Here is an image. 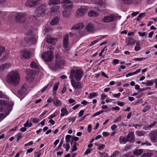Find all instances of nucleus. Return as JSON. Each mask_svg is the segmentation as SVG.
Wrapping results in <instances>:
<instances>
[{"label":"nucleus","instance_id":"f3484780","mask_svg":"<svg viewBox=\"0 0 157 157\" xmlns=\"http://www.w3.org/2000/svg\"><path fill=\"white\" fill-rule=\"evenodd\" d=\"M84 27V25L83 23H81L79 24H77L73 26L71 28L72 29H78L79 30H81Z\"/></svg>","mask_w":157,"mask_h":157},{"label":"nucleus","instance_id":"f03ea898","mask_svg":"<svg viewBox=\"0 0 157 157\" xmlns=\"http://www.w3.org/2000/svg\"><path fill=\"white\" fill-rule=\"evenodd\" d=\"M46 6L44 5H41L35 10L34 15L31 16L33 19H36L37 18L43 17L45 14L46 10Z\"/></svg>","mask_w":157,"mask_h":157},{"label":"nucleus","instance_id":"f257e3e1","mask_svg":"<svg viewBox=\"0 0 157 157\" xmlns=\"http://www.w3.org/2000/svg\"><path fill=\"white\" fill-rule=\"evenodd\" d=\"M20 80L19 74L17 71L10 72L6 76L7 82L10 84L15 86L19 84Z\"/></svg>","mask_w":157,"mask_h":157},{"label":"nucleus","instance_id":"79ce46f5","mask_svg":"<svg viewBox=\"0 0 157 157\" xmlns=\"http://www.w3.org/2000/svg\"><path fill=\"white\" fill-rule=\"evenodd\" d=\"M97 146H98V149L99 150L103 149L105 147V145L103 144L98 145Z\"/></svg>","mask_w":157,"mask_h":157},{"label":"nucleus","instance_id":"7c9ffc66","mask_svg":"<svg viewBox=\"0 0 157 157\" xmlns=\"http://www.w3.org/2000/svg\"><path fill=\"white\" fill-rule=\"evenodd\" d=\"M26 90V89L23 87L18 91V93L21 95H22Z\"/></svg>","mask_w":157,"mask_h":157},{"label":"nucleus","instance_id":"338daca9","mask_svg":"<svg viewBox=\"0 0 157 157\" xmlns=\"http://www.w3.org/2000/svg\"><path fill=\"white\" fill-rule=\"evenodd\" d=\"M138 33L139 35H140V36H144L145 34V32H143V33H141L140 32H139Z\"/></svg>","mask_w":157,"mask_h":157},{"label":"nucleus","instance_id":"6ab92c4d","mask_svg":"<svg viewBox=\"0 0 157 157\" xmlns=\"http://www.w3.org/2000/svg\"><path fill=\"white\" fill-rule=\"evenodd\" d=\"M58 39L57 38H47L46 41L47 43L52 44L53 45L55 44L57 41Z\"/></svg>","mask_w":157,"mask_h":157},{"label":"nucleus","instance_id":"2eb2a0df","mask_svg":"<svg viewBox=\"0 0 157 157\" xmlns=\"http://www.w3.org/2000/svg\"><path fill=\"white\" fill-rule=\"evenodd\" d=\"M151 140L154 142H157V133L156 131H152L149 135Z\"/></svg>","mask_w":157,"mask_h":157},{"label":"nucleus","instance_id":"680f3d73","mask_svg":"<svg viewBox=\"0 0 157 157\" xmlns=\"http://www.w3.org/2000/svg\"><path fill=\"white\" fill-rule=\"evenodd\" d=\"M157 123V122L156 121H154L153 123L150 125H149L150 126V128H151L152 127L155 126Z\"/></svg>","mask_w":157,"mask_h":157},{"label":"nucleus","instance_id":"09e8293b","mask_svg":"<svg viewBox=\"0 0 157 157\" xmlns=\"http://www.w3.org/2000/svg\"><path fill=\"white\" fill-rule=\"evenodd\" d=\"M68 119L69 121V122H71L72 123H73L75 121V117L72 118H68Z\"/></svg>","mask_w":157,"mask_h":157},{"label":"nucleus","instance_id":"13d9d810","mask_svg":"<svg viewBox=\"0 0 157 157\" xmlns=\"http://www.w3.org/2000/svg\"><path fill=\"white\" fill-rule=\"evenodd\" d=\"M63 142V140H61L60 142L59 143V144L58 146V148L56 150V151H57L59 150V149L61 147L62 144Z\"/></svg>","mask_w":157,"mask_h":157},{"label":"nucleus","instance_id":"5701e85b","mask_svg":"<svg viewBox=\"0 0 157 157\" xmlns=\"http://www.w3.org/2000/svg\"><path fill=\"white\" fill-rule=\"evenodd\" d=\"M143 151L142 149H136L134 151L133 154L136 156H139L140 155Z\"/></svg>","mask_w":157,"mask_h":157},{"label":"nucleus","instance_id":"6e6d98bb","mask_svg":"<svg viewBox=\"0 0 157 157\" xmlns=\"http://www.w3.org/2000/svg\"><path fill=\"white\" fill-rule=\"evenodd\" d=\"M119 62V60L118 59H114L113 62V64H117Z\"/></svg>","mask_w":157,"mask_h":157},{"label":"nucleus","instance_id":"b1692460","mask_svg":"<svg viewBox=\"0 0 157 157\" xmlns=\"http://www.w3.org/2000/svg\"><path fill=\"white\" fill-rule=\"evenodd\" d=\"M127 139L123 136H121L119 138V142L120 144H125L127 142Z\"/></svg>","mask_w":157,"mask_h":157},{"label":"nucleus","instance_id":"dca6fc26","mask_svg":"<svg viewBox=\"0 0 157 157\" xmlns=\"http://www.w3.org/2000/svg\"><path fill=\"white\" fill-rule=\"evenodd\" d=\"M11 66V64L10 63H5L2 64L0 66V71H5L8 69Z\"/></svg>","mask_w":157,"mask_h":157},{"label":"nucleus","instance_id":"e433bc0d","mask_svg":"<svg viewBox=\"0 0 157 157\" xmlns=\"http://www.w3.org/2000/svg\"><path fill=\"white\" fill-rule=\"evenodd\" d=\"M59 84V82H57V83H55L54 86H53V91H56L58 88V86Z\"/></svg>","mask_w":157,"mask_h":157},{"label":"nucleus","instance_id":"052dcab7","mask_svg":"<svg viewBox=\"0 0 157 157\" xmlns=\"http://www.w3.org/2000/svg\"><path fill=\"white\" fill-rule=\"evenodd\" d=\"M140 13L139 12H133L131 14L132 16V17H134L136 16Z\"/></svg>","mask_w":157,"mask_h":157},{"label":"nucleus","instance_id":"412c9836","mask_svg":"<svg viewBox=\"0 0 157 157\" xmlns=\"http://www.w3.org/2000/svg\"><path fill=\"white\" fill-rule=\"evenodd\" d=\"M86 29L88 32H93L94 30V27L91 23H88L86 26Z\"/></svg>","mask_w":157,"mask_h":157},{"label":"nucleus","instance_id":"c03bdc74","mask_svg":"<svg viewBox=\"0 0 157 157\" xmlns=\"http://www.w3.org/2000/svg\"><path fill=\"white\" fill-rule=\"evenodd\" d=\"M135 43L136 41L135 40H133V41H130V40H129L128 41V43L126 45V46H127L129 45L134 44Z\"/></svg>","mask_w":157,"mask_h":157},{"label":"nucleus","instance_id":"c85d7f7f","mask_svg":"<svg viewBox=\"0 0 157 157\" xmlns=\"http://www.w3.org/2000/svg\"><path fill=\"white\" fill-rule=\"evenodd\" d=\"M59 18L58 17H56L52 20L50 24L52 25H55L59 22Z\"/></svg>","mask_w":157,"mask_h":157},{"label":"nucleus","instance_id":"5fc2aeb1","mask_svg":"<svg viewBox=\"0 0 157 157\" xmlns=\"http://www.w3.org/2000/svg\"><path fill=\"white\" fill-rule=\"evenodd\" d=\"M150 109V107L149 106H147L143 110V111L144 112H145L147 110H149Z\"/></svg>","mask_w":157,"mask_h":157},{"label":"nucleus","instance_id":"0e129e2a","mask_svg":"<svg viewBox=\"0 0 157 157\" xmlns=\"http://www.w3.org/2000/svg\"><path fill=\"white\" fill-rule=\"evenodd\" d=\"M91 124H89L88 126L87 130L89 132L91 131Z\"/></svg>","mask_w":157,"mask_h":157},{"label":"nucleus","instance_id":"2f4dec72","mask_svg":"<svg viewBox=\"0 0 157 157\" xmlns=\"http://www.w3.org/2000/svg\"><path fill=\"white\" fill-rule=\"evenodd\" d=\"M140 43L139 42H136V45L135 47V50L136 51H137L140 49L141 48L140 47Z\"/></svg>","mask_w":157,"mask_h":157},{"label":"nucleus","instance_id":"473e14b6","mask_svg":"<svg viewBox=\"0 0 157 157\" xmlns=\"http://www.w3.org/2000/svg\"><path fill=\"white\" fill-rule=\"evenodd\" d=\"M154 82L153 80H147L146 81V85L147 86H152L153 85Z\"/></svg>","mask_w":157,"mask_h":157},{"label":"nucleus","instance_id":"0eeeda50","mask_svg":"<svg viewBox=\"0 0 157 157\" xmlns=\"http://www.w3.org/2000/svg\"><path fill=\"white\" fill-rule=\"evenodd\" d=\"M69 42V35L66 34L63 37V41L64 50L66 52L70 50Z\"/></svg>","mask_w":157,"mask_h":157},{"label":"nucleus","instance_id":"3c124183","mask_svg":"<svg viewBox=\"0 0 157 157\" xmlns=\"http://www.w3.org/2000/svg\"><path fill=\"white\" fill-rule=\"evenodd\" d=\"M150 126L149 125H145L144 127V128L145 130H149L150 129Z\"/></svg>","mask_w":157,"mask_h":157},{"label":"nucleus","instance_id":"ddd939ff","mask_svg":"<svg viewBox=\"0 0 157 157\" xmlns=\"http://www.w3.org/2000/svg\"><path fill=\"white\" fill-rule=\"evenodd\" d=\"M56 60L60 67L64 65V61L59 54H57L56 55Z\"/></svg>","mask_w":157,"mask_h":157},{"label":"nucleus","instance_id":"ea45409f","mask_svg":"<svg viewBox=\"0 0 157 157\" xmlns=\"http://www.w3.org/2000/svg\"><path fill=\"white\" fill-rule=\"evenodd\" d=\"M136 133V135L138 136H142L144 134V133L142 131H138Z\"/></svg>","mask_w":157,"mask_h":157},{"label":"nucleus","instance_id":"bb28decb","mask_svg":"<svg viewBox=\"0 0 157 157\" xmlns=\"http://www.w3.org/2000/svg\"><path fill=\"white\" fill-rule=\"evenodd\" d=\"M98 13L94 11H90L88 13V15L90 17H96L98 16Z\"/></svg>","mask_w":157,"mask_h":157},{"label":"nucleus","instance_id":"c9c22d12","mask_svg":"<svg viewBox=\"0 0 157 157\" xmlns=\"http://www.w3.org/2000/svg\"><path fill=\"white\" fill-rule=\"evenodd\" d=\"M7 104V102L5 100H0V105L1 106H5V107H6V105Z\"/></svg>","mask_w":157,"mask_h":157},{"label":"nucleus","instance_id":"1a4fd4ad","mask_svg":"<svg viewBox=\"0 0 157 157\" xmlns=\"http://www.w3.org/2000/svg\"><path fill=\"white\" fill-rule=\"evenodd\" d=\"M87 8L86 6H82L78 10L76 16L77 17H81L86 13Z\"/></svg>","mask_w":157,"mask_h":157},{"label":"nucleus","instance_id":"37998d69","mask_svg":"<svg viewBox=\"0 0 157 157\" xmlns=\"http://www.w3.org/2000/svg\"><path fill=\"white\" fill-rule=\"evenodd\" d=\"M71 137V136L70 135H67L65 137L66 141L67 143H68L70 142V138Z\"/></svg>","mask_w":157,"mask_h":157},{"label":"nucleus","instance_id":"a18cd8bd","mask_svg":"<svg viewBox=\"0 0 157 157\" xmlns=\"http://www.w3.org/2000/svg\"><path fill=\"white\" fill-rule=\"evenodd\" d=\"M119 154V152L117 151H115L112 155L110 157H115L116 156L118 155Z\"/></svg>","mask_w":157,"mask_h":157},{"label":"nucleus","instance_id":"69168bd1","mask_svg":"<svg viewBox=\"0 0 157 157\" xmlns=\"http://www.w3.org/2000/svg\"><path fill=\"white\" fill-rule=\"evenodd\" d=\"M134 75V72L132 73H129L128 74H126V76L127 77H128L129 76H132Z\"/></svg>","mask_w":157,"mask_h":157},{"label":"nucleus","instance_id":"f704fd0d","mask_svg":"<svg viewBox=\"0 0 157 157\" xmlns=\"http://www.w3.org/2000/svg\"><path fill=\"white\" fill-rule=\"evenodd\" d=\"M125 4H130L133 2V0H122Z\"/></svg>","mask_w":157,"mask_h":157},{"label":"nucleus","instance_id":"aec40b11","mask_svg":"<svg viewBox=\"0 0 157 157\" xmlns=\"http://www.w3.org/2000/svg\"><path fill=\"white\" fill-rule=\"evenodd\" d=\"M59 66L56 61L54 64L51 63L49 65V67L51 69L54 71H56L58 68H59Z\"/></svg>","mask_w":157,"mask_h":157},{"label":"nucleus","instance_id":"39448f33","mask_svg":"<svg viewBox=\"0 0 157 157\" xmlns=\"http://www.w3.org/2000/svg\"><path fill=\"white\" fill-rule=\"evenodd\" d=\"M26 13H19L15 16V19L17 22L19 23H25L26 20Z\"/></svg>","mask_w":157,"mask_h":157},{"label":"nucleus","instance_id":"de8ad7c7","mask_svg":"<svg viewBox=\"0 0 157 157\" xmlns=\"http://www.w3.org/2000/svg\"><path fill=\"white\" fill-rule=\"evenodd\" d=\"M5 49L4 48L0 47V57L1 56L2 54L5 51Z\"/></svg>","mask_w":157,"mask_h":157},{"label":"nucleus","instance_id":"8fccbe9b","mask_svg":"<svg viewBox=\"0 0 157 157\" xmlns=\"http://www.w3.org/2000/svg\"><path fill=\"white\" fill-rule=\"evenodd\" d=\"M64 146H65V144H63V147L65 148L66 151H68L69 150V149L70 148V146L69 144H67L66 145L65 147H64Z\"/></svg>","mask_w":157,"mask_h":157},{"label":"nucleus","instance_id":"7ed1b4c3","mask_svg":"<svg viewBox=\"0 0 157 157\" xmlns=\"http://www.w3.org/2000/svg\"><path fill=\"white\" fill-rule=\"evenodd\" d=\"M82 75V72L81 70H72L71 71L70 78L71 80L74 79V77L76 81H78L81 79Z\"/></svg>","mask_w":157,"mask_h":157},{"label":"nucleus","instance_id":"bf43d9fd","mask_svg":"<svg viewBox=\"0 0 157 157\" xmlns=\"http://www.w3.org/2000/svg\"><path fill=\"white\" fill-rule=\"evenodd\" d=\"M102 135L104 136H106L109 135V133L107 132H104L102 133Z\"/></svg>","mask_w":157,"mask_h":157},{"label":"nucleus","instance_id":"c756f323","mask_svg":"<svg viewBox=\"0 0 157 157\" xmlns=\"http://www.w3.org/2000/svg\"><path fill=\"white\" fill-rule=\"evenodd\" d=\"M63 7L65 9H67L72 8L73 7V5L72 3H69V4L67 5H63Z\"/></svg>","mask_w":157,"mask_h":157},{"label":"nucleus","instance_id":"9d476101","mask_svg":"<svg viewBox=\"0 0 157 157\" xmlns=\"http://www.w3.org/2000/svg\"><path fill=\"white\" fill-rule=\"evenodd\" d=\"M117 16L116 15H110L105 17L102 19L104 22H112L114 20H117Z\"/></svg>","mask_w":157,"mask_h":157},{"label":"nucleus","instance_id":"4d7b16f0","mask_svg":"<svg viewBox=\"0 0 157 157\" xmlns=\"http://www.w3.org/2000/svg\"><path fill=\"white\" fill-rule=\"evenodd\" d=\"M84 112V110H82L80 111V112H79V113H78L79 117H80L83 115V114Z\"/></svg>","mask_w":157,"mask_h":157},{"label":"nucleus","instance_id":"a19ab883","mask_svg":"<svg viewBox=\"0 0 157 157\" xmlns=\"http://www.w3.org/2000/svg\"><path fill=\"white\" fill-rule=\"evenodd\" d=\"M97 95V94L95 93H91L90 94L88 97L89 98H91L93 97L96 96Z\"/></svg>","mask_w":157,"mask_h":157},{"label":"nucleus","instance_id":"72a5a7b5","mask_svg":"<svg viewBox=\"0 0 157 157\" xmlns=\"http://www.w3.org/2000/svg\"><path fill=\"white\" fill-rule=\"evenodd\" d=\"M31 67L34 68H38V65L34 62L32 61L30 63Z\"/></svg>","mask_w":157,"mask_h":157},{"label":"nucleus","instance_id":"9b49d317","mask_svg":"<svg viewBox=\"0 0 157 157\" xmlns=\"http://www.w3.org/2000/svg\"><path fill=\"white\" fill-rule=\"evenodd\" d=\"M21 57V58H24L25 59H29L31 57V52L24 50L21 51L20 52Z\"/></svg>","mask_w":157,"mask_h":157},{"label":"nucleus","instance_id":"393cba45","mask_svg":"<svg viewBox=\"0 0 157 157\" xmlns=\"http://www.w3.org/2000/svg\"><path fill=\"white\" fill-rule=\"evenodd\" d=\"M59 8L58 6H53L50 9V10L52 13H54L56 12L59 10Z\"/></svg>","mask_w":157,"mask_h":157},{"label":"nucleus","instance_id":"cd10ccee","mask_svg":"<svg viewBox=\"0 0 157 157\" xmlns=\"http://www.w3.org/2000/svg\"><path fill=\"white\" fill-rule=\"evenodd\" d=\"M61 117H63L65 115H67L68 114V111L66 109L64 108H63L61 109Z\"/></svg>","mask_w":157,"mask_h":157},{"label":"nucleus","instance_id":"f8f14e48","mask_svg":"<svg viewBox=\"0 0 157 157\" xmlns=\"http://www.w3.org/2000/svg\"><path fill=\"white\" fill-rule=\"evenodd\" d=\"M4 110L5 112L4 113H1L0 114V121L2 120L7 116L8 115L10 112V110L8 109V108H6L5 110H3L2 108H0V112Z\"/></svg>","mask_w":157,"mask_h":157},{"label":"nucleus","instance_id":"4c0bfd02","mask_svg":"<svg viewBox=\"0 0 157 157\" xmlns=\"http://www.w3.org/2000/svg\"><path fill=\"white\" fill-rule=\"evenodd\" d=\"M71 2L70 0H63L61 2V3L63 4V5L69 4Z\"/></svg>","mask_w":157,"mask_h":157},{"label":"nucleus","instance_id":"864d4df0","mask_svg":"<svg viewBox=\"0 0 157 157\" xmlns=\"http://www.w3.org/2000/svg\"><path fill=\"white\" fill-rule=\"evenodd\" d=\"M39 121L38 119H37V118H33L32 120V121L33 123H37L39 122Z\"/></svg>","mask_w":157,"mask_h":157},{"label":"nucleus","instance_id":"423d86ee","mask_svg":"<svg viewBox=\"0 0 157 157\" xmlns=\"http://www.w3.org/2000/svg\"><path fill=\"white\" fill-rule=\"evenodd\" d=\"M53 51H48L43 54L41 57L45 61L50 62L53 58V55L52 54Z\"/></svg>","mask_w":157,"mask_h":157},{"label":"nucleus","instance_id":"4be33fe9","mask_svg":"<svg viewBox=\"0 0 157 157\" xmlns=\"http://www.w3.org/2000/svg\"><path fill=\"white\" fill-rule=\"evenodd\" d=\"M53 102L54 105L56 106H60L61 105V101L56 97L54 98L53 99Z\"/></svg>","mask_w":157,"mask_h":157},{"label":"nucleus","instance_id":"a878e982","mask_svg":"<svg viewBox=\"0 0 157 157\" xmlns=\"http://www.w3.org/2000/svg\"><path fill=\"white\" fill-rule=\"evenodd\" d=\"M59 2V0H49L48 2V5H56L58 4Z\"/></svg>","mask_w":157,"mask_h":157},{"label":"nucleus","instance_id":"603ef678","mask_svg":"<svg viewBox=\"0 0 157 157\" xmlns=\"http://www.w3.org/2000/svg\"><path fill=\"white\" fill-rule=\"evenodd\" d=\"M97 4L100 7L104 5L103 2L101 1H99L97 2Z\"/></svg>","mask_w":157,"mask_h":157},{"label":"nucleus","instance_id":"49530a36","mask_svg":"<svg viewBox=\"0 0 157 157\" xmlns=\"http://www.w3.org/2000/svg\"><path fill=\"white\" fill-rule=\"evenodd\" d=\"M76 142H75L73 146V148H72V152L75 151L77 150V147H76Z\"/></svg>","mask_w":157,"mask_h":157},{"label":"nucleus","instance_id":"58836bf2","mask_svg":"<svg viewBox=\"0 0 157 157\" xmlns=\"http://www.w3.org/2000/svg\"><path fill=\"white\" fill-rule=\"evenodd\" d=\"M63 16L65 17H67L69 15V12L65 10L63 12Z\"/></svg>","mask_w":157,"mask_h":157},{"label":"nucleus","instance_id":"20e7f679","mask_svg":"<svg viewBox=\"0 0 157 157\" xmlns=\"http://www.w3.org/2000/svg\"><path fill=\"white\" fill-rule=\"evenodd\" d=\"M25 41L29 44H34L36 41L34 35L32 33V31L27 34V36L24 38Z\"/></svg>","mask_w":157,"mask_h":157},{"label":"nucleus","instance_id":"a211bd4d","mask_svg":"<svg viewBox=\"0 0 157 157\" xmlns=\"http://www.w3.org/2000/svg\"><path fill=\"white\" fill-rule=\"evenodd\" d=\"M134 140V134L132 132H129L127 136V141L130 142H132Z\"/></svg>","mask_w":157,"mask_h":157},{"label":"nucleus","instance_id":"774afa93","mask_svg":"<svg viewBox=\"0 0 157 157\" xmlns=\"http://www.w3.org/2000/svg\"><path fill=\"white\" fill-rule=\"evenodd\" d=\"M117 104L118 105L122 106L124 105L125 103L123 102H117Z\"/></svg>","mask_w":157,"mask_h":157},{"label":"nucleus","instance_id":"6e6552de","mask_svg":"<svg viewBox=\"0 0 157 157\" xmlns=\"http://www.w3.org/2000/svg\"><path fill=\"white\" fill-rule=\"evenodd\" d=\"M40 0H27L25 6L27 7H32L36 6L40 3Z\"/></svg>","mask_w":157,"mask_h":157},{"label":"nucleus","instance_id":"4468645a","mask_svg":"<svg viewBox=\"0 0 157 157\" xmlns=\"http://www.w3.org/2000/svg\"><path fill=\"white\" fill-rule=\"evenodd\" d=\"M71 82L72 86L75 89H81L82 88L81 84L80 82H75L74 79L71 80Z\"/></svg>","mask_w":157,"mask_h":157},{"label":"nucleus","instance_id":"e2e57ef3","mask_svg":"<svg viewBox=\"0 0 157 157\" xmlns=\"http://www.w3.org/2000/svg\"><path fill=\"white\" fill-rule=\"evenodd\" d=\"M117 126L115 124H114L111 126V128L113 130H115V129L117 128Z\"/></svg>","mask_w":157,"mask_h":157}]
</instances>
